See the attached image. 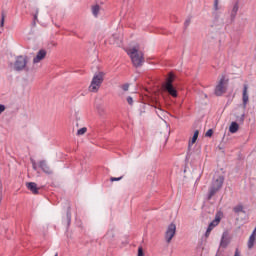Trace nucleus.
Here are the masks:
<instances>
[{"mask_svg": "<svg viewBox=\"0 0 256 256\" xmlns=\"http://www.w3.org/2000/svg\"><path fill=\"white\" fill-rule=\"evenodd\" d=\"M223 183H225V177L223 176H217L212 180L208 189V201H211V199H213V197H215V195L221 191L223 188Z\"/></svg>", "mask_w": 256, "mask_h": 256, "instance_id": "1", "label": "nucleus"}, {"mask_svg": "<svg viewBox=\"0 0 256 256\" xmlns=\"http://www.w3.org/2000/svg\"><path fill=\"white\" fill-rule=\"evenodd\" d=\"M127 54L131 58L134 67H141L145 63V58L143 57V52L139 51V48L133 47L127 51Z\"/></svg>", "mask_w": 256, "mask_h": 256, "instance_id": "2", "label": "nucleus"}, {"mask_svg": "<svg viewBox=\"0 0 256 256\" xmlns=\"http://www.w3.org/2000/svg\"><path fill=\"white\" fill-rule=\"evenodd\" d=\"M104 79H105V73L99 72L95 74L89 86V91H91V93H97V91L101 89V85L103 84Z\"/></svg>", "mask_w": 256, "mask_h": 256, "instance_id": "3", "label": "nucleus"}, {"mask_svg": "<svg viewBox=\"0 0 256 256\" xmlns=\"http://www.w3.org/2000/svg\"><path fill=\"white\" fill-rule=\"evenodd\" d=\"M229 85V79L225 78V75H222L218 81L214 93L217 97H221L224 93H227V87Z\"/></svg>", "mask_w": 256, "mask_h": 256, "instance_id": "4", "label": "nucleus"}, {"mask_svg": "<svg viewBox=\"0 0 256 256\" xmlns=\"http://www.w3.org/2000/svg\"><path fill=\"white\" fill-rule=\"evenodd\" d=\"M221 217H223V213L218 212L215 215V219L209 224L207 230H206V237H209V235H211V231H213V229H215V227H217V225H219V223H221Z\"/></svg>", "mask_w": 256, "mask_h": 256, "instance_id": "5", "label": "nucleus"}, {"mask_svg": "<svg viewBox=\"0 0 256 256\" xmlns=\"http://www.w3.org/2000/svg\"><path fill=\"white\" fill-rule=\"evenodd\" d=\"M175 233H177V226L173 223H171L165 232V240L167 243H171L173 240V237H175Z\"/></svg>", "mask_w": 256, "mask_h": 256, "instance_id": "6", "label": "nucleus"}, {"mask_svg": "<svg viewBox=\"0 0 256 256\" xmlns=\"http://www.w3.org/2000/svg\"><path fill=\"white\" fill-rule=\"evenodd\" d=\"M27 61V56H18L14 63L15 71H23L27 66Z\"/></svg>", "mask_w": 256, "mask_h": 256, "instance_id": "7", "label": "nucleus"}, {"mask_svg": "<svg viewBox=\"0 0 256 256\" xmlns=\"http://www.w3.org/2000/svg\"><path fill=\"white\" fill-rule=\"evenodd\" d=\"M249 86L247 84H244L243 86V93H242V101H243V107H247V104L249 103Z\"/></svg>", "mask_w": 256, "mask_h": 256, "instance_id": "8", "label": "nucleus"}, {"mask_svg": "<svg viewBox=\"0 0 256 256\" xmlns=\"http://www.w3.org/2000/svg\"><path fill=\"white\" fill-rule=\"evenodd\" d=\"M39 167L43 171V173H46L47 175H51V173H53V170L51 169V167L49 166V164H47V161H45V160H41L39 162Z\"/></svg>", "mask_w": 256, "mask_h": 256, "instance_id": "9", "label": "nucleus"}, {"mask_svg": "<svg viewBox=\"0 0 256 256\" xmlns=\"http://www.w3.org/2000/svg\"><path fill=\"white\" fill-rule=\"evenodd\" d=\"M45 57H47V51L42 49L36 54V57H34L33 63L34 64L41 63V61H43Z\"/></svg>", "mask_w": 256, "mask_h": 256, "instance_id": "10", "label": "nucleus"}, {"mask_svg": "<svg viewBox=\"0 0 256 256\" xmlns=\"http://www.w3.org/2000/svg\"><path fill=\"white\" fill-rule=\"evenodd\" d=\"M26 187L33 195H39V188L37 187V183L35 182H28L26 183Z\"/></svg>", "mask_w": 256, "mask_h": 256, "instance_id": "11", "label": "nucleus"}, {"mask_svg": "<svg viewBox=\"0 0 256 256\" xmlns=\"http://www.w3.org/2000/svg\"><path fill=\"white\" fill-rule=\"evenodd\" d=\"M164 91L169 93L171 97H177V89L173 85H164Z\"/></svg>", "mask_w": 256, "mask_h": 256, "instance_id": "12", "label": "nucleus"}, {"mask_svg": "<svg viewBox=\"0 0 256 256\" xmlns=\"http://www.w3.org/2000/svg\"><path fill=\"white\" fill-rule=\"evenodd\" d=\"M111 45H121L122 37L121 34H114L110 39H109Z\"/></svg>", "mask_w": 256, "mask_h": 256, "instance_id": "13", "label": "nucleus"}, {"mask_svg": "<svg viewBox=\"0 0 256 256\" xmlns=\"http://www.w3.org/2000/svg\"><path fill=\"white\" fill-rule=\"evenodd\" d=\"M227 245H229V234L227 232H224L222 234L220 246L225 248V247H227Z\"/></svg>", "mask_w": 256, "mask_h": 256, "instance_id": "14", "label": "nucleus"}, {"mask_svg": "<svg viewBox=\"0 0 256 256\" xmlns=\"http://www.w3.org/2000/svg\"><path fill=\"white\" fill-rule=\"evenodd\" d=\"M255 242H256V234L252 233L247 242L248 249H253V247H255Z\"/></svg>", "mask_w": 256, "mask_h": 256, "instance_id": "15", "label": "nucleus"}, {"mask_svg": "<svg viewBox=\"0 0 256 256\" xmlns=\"http://www.w3.org/2000/svg\"><path fill=\"white\" fill-rule=\"evenodd\" d=\"M239 131V124L237 122H232L230 127H229V132L230 133H237Z\"/></svg>", "mask_w": 256, "mask_h": 256, "instance_id": "16", "label": "nucleus"}, {"mask_svg": "<svg viewBox=\"0 0 256 256\" xmlns=\"http://www.w3.org/2000/svg\"><path fill=\"white\" fill-rule=\"evenodd\" d=\"M233 211L236 213V215H239V213H245V208L242 204H238L233 208Z\"/></svg>", "mask_w": 256, "mask_h": 256, "instance_id": "17", "label": "nucleus"}, {"mask_svg": "<svg viewBox=\"0 0 256 256\" xmlns=\"http://www.w3.org/2000/svg\"><path fill=\"white\" fill-rule=\"evenodd\" d=\"M198 138H199V130H196L194 132V135H193L191 141L189 142V147H191L192 145H195V143L197 142Z\"/></svg>", "mask_w": 256, "mask_h": 256, "instance_id": "18", "label": "nucleus"}, {"mask_svg": "<svg viewBox=\"0 0 256 256\" xmlns=\"http://www.w3.org/2000/svg\"><path fill=\"white\" fill-rule=\"evenodd\" d=\"M173 81H175V75L173 73H170L164 85H173Z\"/></svg>", "mask_w": 256, "mask_h": 256, "instance_id": "19", "label": "nucleus"}, {"mask_svg": "<svg viewBox=\"0 0 256 256\" xmlns=\"http://www.w3.org/2000/svg\"><path fill=\"white\" fill-rule=\"evenodd\" d=\"M237 11H239V5L235 4L232 8V12H231V18L235 19V17H237Z\"/></svg>", "mask_w": 256, "mask_h": 256, "instance_id": "20", "label": "nucleus"}, {"mask_svg": "<svg viewBox=\"0 0 256 256\" xmlns=\"http://www.w3.org/2000/svg\"><path fill=\"white\" fill-rule=\"evenodd\" d=\"M99 5H95L92 7V13L94 15V17H97V15H99Z\"/></svg>", "mask_w": 256, "mask_h": 256, "instance_id": "21", "label": "nucleus"}, {"mask_svg": "<svg viewBox=\"0 0 256 256\" xmlns=\"http://www.w3.org/2000/svg\"><path fill=\"white\" fill-rule=\"evenodd\" d=\"M85 133H87V127L80 128V129L77 131V135H78V136L85 135Z\"/></svg>", "mask_w": 256, "mask_h": 256, "instance_id": "22", "label": "nucleus"}, {"mask_svg": "<svg viewBox=\"0 0 256 256\" xmlns=\"http://www.w3.org/2000/svg\"><path fill=\"white\" fill-rule=\"evenodd\" d=\"M206 137H213V130H212V129H209V130L206 132Z\"/></svg>", "mask_w": 256, "mask_h": 256, "instance_id": "23", "label": "nucleus"}, {"mask_svg": "<svg viewBox=\"0 0 256 256\" xmlns=\"http://www.w3.org/2000/svg\"><path fill=\"white\" fill-rule=\"evenodd\" d=\"M138 256H145V254L143 253V247L138 248Z\"/></svg>", "mask_w": 256, "mask_h": 256, "instance_id": "24", "label": "nucleus"}, {"mask_svg": "<svg viewBox=\"0 0 256 256\" xmlns=\"http://www.w3.org/2000/svg\"><path fill=\"white\" fill-rule=\"evenodd\" d=\"M5 25V14H2V19L0 23V27H3Z\"/></svg>", "mask_w": 256, "mask_h": 256, "instance_id": "25", "label": "nucleus"}, {"mask_svg": "<svg viewBox=\"0 0 256 256\" xmlns=\"http://www.w3.org/2000/svg\"><path fill=\"white\" fill-rule=\"evenodd\" d=\"M121 89H123L124 91H129V84L122 85Z\"/></svg>", "mask_w": 256, "mask_h": 256, "instance_id": "26", "label": "nucleus"}, {"mask_svg": "<svg viewBox=\"0 0 256 256\" xmlns=\"http://www.w3.org/2000/svg\"><path fill=\"white\" fill-rule=\"evenodd\" d=\"M123 179V177H118V178H116V177H112V178H110V181H121Z\"/></svg>", "mask_w": 256, "mask_h": 256, "instance_id": "27", "label": "nucleus"}, {"mask_svg": "<svg viewBox=\"0 0 256 256\" xmlns=\"http://www.w3.org/2000/svg\"><path fill=\"white\" fill-rule=\"evenodd\" d=\"M127 103H128L129 105H133V98H132L131 96H129V97L127 98Z\"/></svg>", "mask_w": 256, "mask_h": 256, "instance_id": "28", "label": "nucleus"}, {"mask_svg": "<svg viewBox=\"0 0 256 256\" xmlns=\"http://www.w3.org/2000/svg\"><path fill=\"white\" fill-rule=\"evenodd\" d=\"M214 7H215V10L217 11V9H219V0H215L214 2Z\"/></svg>", "mask_w": 256, "mask_h": 256, "instance_id": "29", "label": "nucleus"}, {"mask_svg": "<svg viewBox=\"0 0 256 256\" xmlns=\"http://www.w3.org/2000/svg\"><path fill=\"white\" fill-rule=\"evenodd\" d=\"M5 111V105L0 104V115Z\"/></svg>", "mask_w": 256, "mask_h": 256, "instance_id": "30", "label": "nucleus"}, {"mask_svg": "<svg viewBox=\"0 0 256 256\" xmlns=\"http://www.w3.org/2000/svg\"><path fill=\"white\" fill-rule=\"evenodd\" d=\"M184 25L185 27H189V25H191V20H186Z\"/></svg>", "mask_w": 256, "mask_h": 256, "instance_id": "31", "label": "nucleus"}, {"mask_svg": "<svg viewBox=\"0 0 256 256\" xmlns=\"http://www.w3.org/2000/svg\"><path fill=\"white\" fill-rule=\"evenodd\" d=\"M32 167L35 171H37V163H35V161L32 162Z\"/></svg>", "mask_w": 256, "mask_h": 256, "instance_id": "32", "label": "nucleus"}, {"mask_svg": "<svg viewBox=\"0 0 256 256\" xmlns=\"http://www.w3.org/2000/svg\"><path fill=\"white\" fill-rule=\"evenodd\" d=\"M234 256H241V254L239 253V249H236Z\"/></svg>", "mask_w": 256, "mask_h": 256, "instance_id": "33", "label": "nucleus"}, {"mask_svg": "<svg viewBox=\"0 0 256 256\" xmlns=\"http://www.w3.org/2000/svg\"><path fill=\"white\" fill-rule=\"evenodd\" d=\"M54 256H59V254H58V253H56Z\"/></svg>", "mask_w": 256, "mask_h": 256, "instance_id": "34", "label": "nucleus"}]
</instances>
